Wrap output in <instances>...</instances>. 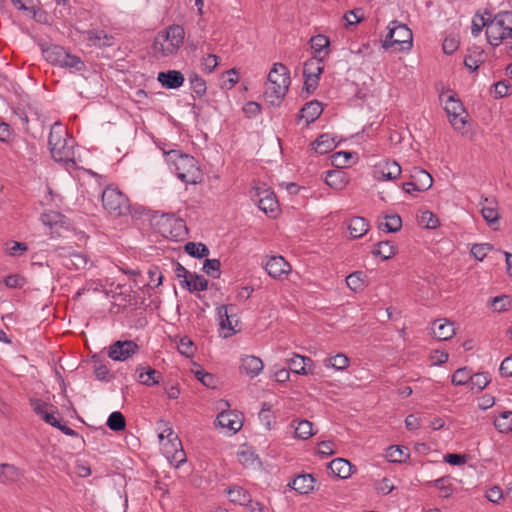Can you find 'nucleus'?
Wrapping results in <instances>:
<instances>
[{
    "instance_id": "nucleus-59",
    "label": "nucleus",
    "mask_w": 512,
    "mask_h": 512,
    "mask_svg": "<svg viewBox=\"0 0 512 512\" xmlns=\"http://www.w3.org/2000/svg\"><path fill=\"white\" fill-rule=\"evenodd\" d=\"M61 67L75 69L76 71H81L85 65L81 59L75 55H71L67 52V57L63 61Z\"/></svg>"
},
{
    "instance_id": "nucleus-50",
    "label": "nucleus",
    "mask_w": 512,
    "mask_h": 512,
    "mask_svg": "<svg viewBox=\"0 0 512 512\" xmlns=\"http://www.w3.org/2000/svg\"><path fill=\"white\" fill-rule=\"evenodd\" d=\"M471 371L467 368L457 369L452 375V383L456 386L465 385L470 383Z\"/></svg>"
},
{
    "instance_id": "nucleus-16",
    "label": "nucleus",
    "mask_w": 512,
    "mask_h": 512,
    "mask_svg": "<svg viewBox=\"0 0 512 512\" xmlns=\"http://www.w3.org/2000/svg\"><path fill=\"white\" fill-rule=\"evenodd\" d=\"M455 322H433L430 333L439 341H446L451 339L455 333Z\"/></svg>"
},
{
    "instance_id": "nucleus-12",
    "label": "nucleus",
    "mask_w": 512,
    "mask_h": 512,
    "mask_svg": "<svg viewBox=\"0 0 512 512\" xmlns=\"http://www.w3.org/2000/svg\"><path fill=\"white\" fill-rule=\"evenodd\" d=\"M257 196H259V199L255 201L257 202L259 209L270 217H275L279 204L274 193L269 189H264L262 193L257 192Z\"/></svg>"
},
{
    "instance_id": "nucleus-3",
    "label": "nucleus",
    "mask_w": 512,
    "mask_h": 512,
    "mask_svg": "<svg viewBox=\"0 0 512 512\" xmlns=\"http://www.w3.org/2000/svg\"><path fill=\"white\" fill-rule=\"evenodd\" d=\"M167 160L173 164L177 177L184 183L198 184L202 182V171L193 156L171 150L167 153Z\"/></svg>"
},
{
    "instance_id": "nucleus-29",
    "label": "nucleus",
    "mask_w": 512,
    "mask_h": 512,
    "mask_svg": "<svg viewBox=\"0 0 512 512\" xmlns=\"http://www.w3.org/2000/svg\"><path fill=\"white\" fill-rule=\"evenodd\" d=\"M325 183L335 190H341L346 186V175L340 170H329L325 176Z\"/></svg>"
},
{
    "instance_id": "nucleus-63",
    "label": "nucleus",
    "mask_w": 512,
    "mask_h": 512,
    "mask_svg": "<svg viewBox=\"0 0 512 512\" xmlns=\"http://www.w3.org/2000/svg\"><path fill=\"white\" fill-rule=\"evenodd\" d=\"M345 20L347 21L348 25H355L360 23L363 20V12L362 9L356 8L353 10L348 11L345 16Z\"/></svg>"
},
{
    "instance_id": "nucleus-5",
    "label": "nucleus",
    "mask_w": 512,
    "mask_h": 512,
    "mask_svg": "<svg viewBox=\"0 0 512 512\" xmlns=\"http://www.w3.org/2000/svg\"><path fill=\"white\" fill-rule=\"evenodd\" d=\"M102 206L111 216L122 217L130 213V201L117 187H106L101 196Z\"/></svg>"
},
{
    "instance_id": "nucleus-34",
    "label": "nucleus",
    "mask_w": 512,
    "mask_h": 512,
    "mask_svg": "<svg viewBox=\"0 0 512 512\" xmlns=\"http://www.w3.org/2000/svg\"><path fill=\"white\" fill-rule=\"evenodd\" d=\"M20 476L19 469L12 465L3 463L0 465V481L2 483H11L16 481Z\"/></svg>"
},
{
    "instance_id": "nucleus-53",
    "label": "nucleus",
    "mask_w": 512,
    "mask_h": 512,
    "mask_svg": "<svg viewBox=\"0 0 512 512\" xmlns=\"http://www.w3.org/2000/svg\"><path fill=\"white\" fill-rule=\"evenodd\" d=\"M419 223L427 229H435L439 226V219L427 210L421 213Z\"/></svg>"
},
{
    "instance_id": "nucleus-10",
    "label": "nucleus",
    "mask_w": 512,
    "mask_h": 512,
    "mask_svg": "<svg viewBox=\"0 0 512 512\" xmlns=\"http://www.w3.org/2000/svg\"><path fill=\"white\" fill-rule=\"evenodd\" d=\"M411 181L407 186H412L416 192L426 191L431 188L433 184L432 176L424 169L414 167L410 174Z\"/></svg>"
},
{
    "instance_id": "nucleus-11",
    "label": "nucleus",
    "mask_w": 512,
    "mask_h": 512,
    "mask_svg": "<svg viewBox=\"0 0 512 512\" xmlns=\"http://www.w3.org/2000/svg\"><path fill=\"white\" fill-rule=\"evenodd\" d=\"M265 270L272 278L280 279L290 272L291 266L282 256H272L267 260Z\"/></svg>"
},
{
    "instance_id": "nucleus-39",
    "label": "nucleus",
    "mask_w": 512,
    "mask_h": 512,
    "mask_svg": "<svg viewBox=\"0 0 512 512\" xmlns=\"http://www.w3.org/2000/svg\"><path fill=\"white\" fill-rule=\"evenodd\" d=\"M406 451L407 448L403 446L392 445L387 448L385 456L390 462L401 463L408 457V453Z\"/></svg>"
},
{
    "instance_id": "nucleus-28",
    "label": "nucleus",
    "mask_w": 512,
    "mask_h": 512,
    "mask_svg": "<svg viewBox=\"0 0 512 512\" xmlns=\"http://www.w3.org/2000/svg\"><path fill=\"white\" fill-rule=\"evenodd\" d=\"M308 363H312L311 358L301 356L299 354H294L293 357L287 359V364L289 366L290 371L296 374H308V371L306 369Z\"/></svg>"
},
{
    "instance_id": "nucleus-58",
    "label": "nucleus",
    "mask_w": 512,
    "mask_h": 512,
    "mask_svg": "<svg viewBox=\"0 0 512 512\" xmlns=\"http://www.w3.org/2000/svg\"><path fill=\"white\" fill-rule=\"evenodd\" d=\"M238 460L244 467H251L258 461V456L250 450H243L238 453Z\"/></svg>"
},
{
    "instance_id": "nucleus-26",
    "label": "nucleus",
    "mask_w": 512,
    "mask_h": 512,
    "mask_svg": "<svg viewBox=\"0 0 512 512\" xmlns=\"http://www.w3.org/2000/svg\"><path fill=\"white\" fill-rule=\"evenodd\" d=\"M169 338L171 341L178 343L177 349L180 354L187 358L193 357L196 352V346L188 336L180 337L176 335L169 336Z\"/></svg>"
},
{
    "instance_id": "nucleus-54",
    "label": "nucleus",
    "mask_w": 512,
    "mask_h": 512,
    "mask_svg": "<svg viewBox=\"0 0 512 512\" xmlns=\"http://www.w3.org/2000/svg\"><path fill=\"white\" fill-rule=\"evenodd\" d=\"M431 483L440 490L441 496L444 498L451 496L453 493L449 477H441Z\"/></svg>"
},
{
    "instance_id": "nucleus-49",
    "label": "nucleus",
    "mask_w": 512,
    "mask_h": 512,
    "mask_svg": "<svg viewBox=\"0 0 512 512\" xmlns=\"http://www.w3.org/2000/svg\"><path fill=\"white\" fill-rule=\"evenodd\" d=\"M497 24H501L507 35L512 38V11H503L495 15Z\"/></svg>"
},
{
    "instance_id": "nucleus-7",
    "label": "nucleus",
    "mask_w": 512,
    "mask_h": 512,
    "mask_svg": "<svg viewBox=\"0 0 512 512\" xmlns=\"http://www.w3.org/2000/svg\"><path fill=\"white\" fill-rule=\"evenodd\" d=\"M290 85V76L279 79L277 83H266L264 90V97L266 101L272 106H279Z\"/></svg>"
},
{
    "instance_id": "nucleus-8",
    "label": "nucleus",
    "mask_w": 512,
    "mask_h": 512,
    "mask_svg": "<svg viewBox=\"0 0 512 512\" xmlns=\"http://www.w3.org/2000/svg\"><path fill=\"white\" fill-rule=\"evenodd\" d=\"M401 174V166L392 160H382L373 167V177L376 180H394Z\"/></svg>"
},
{
    "instance_id": "nucleus-24",
    "label": "nucleus",
    "mask_w": 512,
    "mask_h": 512,
    "mask_svg": "<svg viewBox=\"0 0 512 512\" xmlns=\"http://www.w3.org/2000/svg\"><path fill=\"white\" fill-rule=\"evenodd\" d=\"M310 45L315 52V56L325 58L329 55L330 39L327 36L318 34L311 37Z\"/></svg>"
},
{
    "instance_id": "nucleus-36",
    "label": "nucleus",
    "mask_w": 512,
    "mask_h": 512,
    "mask_svg": "<svg viewBox=\"0 0 512 512\" xmlns=\"http://www.w3.org/2000/svg\"><path fill=\"white\" fill-rule=\"evenodd\" d=\"M374 255L380 256L383 260H387L395 255L396 247L391 241H380L372 251Z\"/></svg>"
},
{
    "instance_id": "nucleus-18",
    "label": "nucleus",
    "mask_w": 512,
    "mask_h": 512,
    "mask_svg": "<svg viewBox=\"0 0 512 512\" xmlns=\"http://www.w3.org/2000/svg\"><path fill=\"white\" fill-rule=\"evenodd\" d=\"M216 422L222 428H227L233 433L239 431L242 427V422L238 416L230 411H223L218 414Z\"/></svg>"
},
{
    "instance_id": "nucleus-15",
    "label": "nucleus",
    "mask_w": 512,
    "mask_h": 512,
    "mask_svg": "<svg viewBox=\"0 0 512 512\" xmlns=\"http://www.w3.org/2000/svg\"><path fill=\"white\" fill-rule=\"evenodd\" d=\"M486 36L492 46H498L503 40L510 38L501 24H497L495 17L487 25Z\"/></svg>"
},
{
    "instance_id": "nucleus-23",
    "label": "nucleus",
    "mask_w": 512,
    "mask_h": 512,
    "mask_svg": "<svg viewBox=\"0 0 512 512\" xmlns=\"http://www.w3.org/2000/svg\"><path fill=\"white\" fill-rule=\"evenodd\" d=\"M53 16L63 22H70L73 18V7L69 0H54Z\"/></svg>"
},
{
    "instance_id": "nucleus-30",
    "label": "nucleus",
    "mask_w": 512,
    "mask_h": 512,
    "mask_svg": "<svg viewBox=\"0 0 512 512\" xmlns=\"http://www.w3.org/2000/svg\"><path fill=\"white\" fill-rule=\"evenodd\" d=\"M402 219L398 214L384 216V220L378 221V228L382 231L394 233L401 229Z\"/></svg>"
},
{
    "instance_id": "nucleus-33",
    "label": "nucleus",
    "mask_w": 512,
    "mask_h": 512,
    "mask_svg": "<svg viewBox=\"0 0 512 512\" xmlns=\"http://www.w3.org/2000/svg\"><path fill=\"white\" fill-rule=\"evenodd\" d=\"M184 250L191 257L199 259L207 257L210 253L208 247L201 242H187L184 246Z\"/></svg>"
},
{
    "instance_id": "nucleus-19",
    "label": "nucleus",
    "mask_w": 512,
    "mask_h": 512,
    "mask_svg": "<svg viewBox=\"0 0 512 512\" xmlns=\"http://www.w3.org/2000/svg\"><path fill=\"white\" fill-rule=\"evenodd\" d=\"M180 286L189 292H200L208 288V280L196 273H192L188 280H181Z\"/></svg>"
},
{
    "instance_id": "nucleus-6",
    "label": "nucleus",
    "mask_w": 512,
    "mask_h": 512,
    "mask_svg": "<svg viewBox=\"0 0 512 512\" xmlns=\"http://www.w3.org/2000/svg\"><path fill=\"white\" fill-rule=\"evenodd\" d=\"M388 30V34L382 41V47L384 49L394 47L398 51H404L411 48L413 35L407 25L393 20L388 25Z\"/></svg>"
},
{
    "instance_id": "nucleus-41",
    "label": "nucleus",
    "mask_w": 512,
    "mask_h": 512,
    "mask_svg": "<svg viewBox=\"0 0 512 512\" xmlns=\"http://www.w3.org/2000/svg\"><path fill=\"white\" fill-rule=\"evenodd\" d=\"M445 111L448 116H456L465 112L462 102L453 95L448 96L445 102Z\"/></svg>"
},
{
    "instance_id": "nucleus-64",
    "label": "nucleus",
    "mask_w": 512,
    "mask_h": 512,
    "mask_svg": "<svg viewBox=\"0 0 512 512\" xmlns=\"http://www.w3.org/2000/svg\"><path fill=\"white\" fill-rule=\"evenodd\" d=\"M499 373L502 377H512V355L502 361Z\"/></svg>"
},
{
    "instance_id": "nucleus-55",
    "label": "nucleus",
    "mask_w": 512,
    "mask_h": 512,
    "mask_svg": "<svg viewBox=\"0 0 512 512\" xmlns=\"http://www.w3.org/2000/svg\"><path fill=\"white\" fill-rule=\"evenodd\" d=\"M202 71L205 73H212L218 66V56L215 54H208L201 59Z\"/></svg>"
},
{
    "instance_id": "nucleus-57",
    "label": "nucleus",
    "mask_w": 512,
    "mask_h": 512,
    "mask_svg": "<svg viewBox=\"0 0 512 512\" xmlns=\"http://www.w3.org/2000/svg\"><path fill=\"white\" fill-rule=\"evenodd\" d=\"M195 377L206 387L215 388L216 379L211 373L205 372L202 369L194 371Z\"/></svg>"
},
{
    "instance_id": "nucleus-42",
    "label": "nucleus",
    "mask_w": 512,
    "mask_h": 512,
    "mask_svg": "<svg viewBox=\"0 0 512 512\" xmlns=\"http://www.w3.org/2000/svg\"><path fill=\"white\" fill-rule=\"evenodd\" d=\"M106 424L111 430L118 432L125 429L126 420L121 412L115 411L110 414Z\"/></svg>"
},
{
    "instance_id": "nucleus-32",
    "label": "nucleus",
    "mask_w": 512,
    "mask_h": 512,
    "mask_svg": "<svg viewBox=\"0 0 512 512\" xmlns=\"http://www.w3.org/2000/svg\"><path fill=\"white\" fill-rule=\"evenodd\" d=\"M494 426L500 433H509L512 430V411H503L494 417Z\"/></svg>"
},
{
    "instance_id": "nucleus-46",
    "label": "nucleus",
    "mask_w": 512,
    "mask_h": 512,
    "mask_svg": "<svg viewBox=\"0 0 512 512\" xmlns=\"http://www.w3.org/2000/svg\"><path fill=\"white\" fill-rule=\"evenodd\" d=\"M312 426V422L308 420H300L295 427V436L303 440L310 438L314 434Z\"/></svg>"
},
{
    "instance_id": "nucleus-20",
    "label": "nucleus",
    "mask_w": 512,
    "mask_h": 512,
    "mask_svg": "<svg viewBox=\"0 0 512 512\" xmlns=\"http://www.w3.org/2000/svg\"><path fill=\"white\" fill-rule=\"evenodd\" d=\"M328 467L340 479H346L352 474V465L344 458H335L329 463Z\"/></svg>"
},
{
    "instance_id": "nucleus-40",
    "label": "nucleus",
    "mask_w": 512,
    "mask_h": 512,
    "mask_svg": "<svg viewBox=\"0 0 512 512\" xmlns=\"http://www.w3.org/2000/svg\"><path fill=\"white\" fill-rule=\"evenodd\" d=\"M483 62L484 52L478 49L468 54L464 59V65L470 71H476Z\"/></svg>"
},
{
    "instance_id": "nucleus-44",
    "label": "nucleus",
    "mask_w": 512,
    "mask_h": 512,
    "mask_svg": "<svg viewBox=\"0 0 512 512\" xmlns=\"http://www.w3.org/2000/svg\"><path fill=\"white\" fill-rule=\"evenodd\" d=\"M364 277L365 275L361 271L353 272L346 277V284L355 292L362 290L364 287Z\"/></svg>"
},
{
    "instance_id": "nucleus-14",
    "label": "nucleus",
    "mask_w": 512,
    "mask_h": 512,
    "mask_svg": "<svg viewBox=\"0 0 512 512\" xmlns=\"http://www.w3.org/2000/svg\"><path fill=\"white\" fill-rule=\"evenodd\" d=\"M157 80L167 89H177L184 83V75L178 70H169L167 72H159Z\"/></svg>"
},
{
    "instance_id": "nucleus-27",
    "label": "nucleus",
    "mask_w": 512,
    "mask_h": 512,
    "mask_svg": "<svg viewBox=\"0 0 512 512\" xmlns=\"http://www.w3.org/2000/svg\"><path fill=\"white\" fill-rule=\"evenodd\" d=\"M324 57L314 56L304 63L303 76H321L324 71Z\"/></svg>"
},
{
    "instance_id": "nucleus-22",
    "label": "nucleus",
    "mask_w": 512,
    "mask_h": 512,
    "mask_svg": "<svg viewBox=\"0 0 512 512\" xmlns=\"http://www.w3.org/2000/svg\"><path fill=\"white\" fill-rule=\"evenodd\" d=\"M44 58L53 65L61 67L65 57H67V51L59 45H51L42 51Z\"/></svg>"
},
{
    "instance_id": "nucleus-1",
    "label": "nucleus",
    "mask_w": 512,
    "mask_h": 512,
    "mask_svg": "<svg viewBox=\"0 0 512 512\" xmlns=\"http://www.w3.org/2000/svg\"><path fill=\"white\" fill-rule=\"evenodd\" d=\"M113 283H109V280L106 279L105 283L102 281H88L86 284L80 288L75 295L73 296V300L77 301L83 295H92L98 292H103L106 297H111L114 300V303L118 306H126L127 304H135L136 296L133 292L132 285L126 284H117L114 288L112 287Z\"/></svg>"
},
{
    "instance_id": "nucleus-31",
    "label": "nucleus",
    "mask_w": 512,
    "mask_h": 512,
    "mask_svg": "<svg viewBox=\"0 0 512 512\" xmlns=\"http://www.w3.org/2000/svg\"><path fill=\"white\" fill-rule=\"evenodd\" d=\"M312 145L315 152L320 155L327 154L328 152L332 151L336 146L334 139L329 134L320 135L313 142Z\"/></svg>"
},
{
    "instance_id": "nucleus-51",
    "label": "nucleus",
    "mask_w": 512,
    "mask_h": 512,
    "mask_svg": "<svg viewBox=\"0 0 512 512\" xmlns=\"http://www.w3.org/2000/svg\"><path fill=\"white\" fill-rule=\"evenodd\" d=\"M221 262L219 259H206L203 264V271L213 277L218 278L220 276Z\"/></svg>"
},
{
    "instance_id": "nucleus-45",
    "label": "nucleus",
    "mask_w": 512,
    "mask_h": 512,
    "mask_svg": "<svg viewBox=\"0 0 512 512\" xmlns=\"http://www.w3.org/2000/svg\"><path fill=\"white\" fill-rule=\"evenodd\" d=\"M35 21L43 24H52L51 16L42 8L35 6L28 7L25 10Z\"/></svg>"
},
{
    "instance_id": "nucleus-56",
    "label": "nucleus",
    "mask_w": 512,
    "mask_h": 512,
    "mask_svg": "<svg viewBox=\"0 0 512 512\" xmlns=\"http://www.w3.org/2000/svg\"><path fill=\"white\" fill-rule=\"evenodd\" d=\"M352 158V153L347 151H339L332 155V164L335 167L341 168L346 167Z\"/></svg>"
},
{
    "instance_id": "nucleus-17",
    "label": "nucleus",
    "mask_w": 512,
    "mask_h": 512,
    "mask_svg": "<svg viewBox=\"0 0 512 512\" xmlns=\"http://www.w3.org/2000/svg\"><path fill=\"white\" fill-rule=\"evenodd\" d=\"M323 112L322 103L317 100H312L304 105L300 110L299 118L305 119L307 125L314 122L320 117Z\"/></svg>"
},
{
    "instance_id": "nucleus-47",
    "label": "nucleus",
    "mask_w": 512,
    "mask_h": 512,
    "mask_svg": "<svg viewBox=\"0 0 512 512\" xmlns=\"http://www.w3.org/2000/svg\"><path fill=\"white\" fill-rule=\"evenodd\" d=\"M489 382L490 377L488 373H476L471 376L469 386L471 389L476 388L478 391H481L488 385Z\"/></svg>"
},
{
    "instance_id": "nucleus-62",
    "label": "nucleus",
    "mask_w": 512,
    "mask_h": 512,
    "mask_svg": "<svg viewBox=\"0 0 512 512\" xmlns=\"http://www.w3.org/2000/svg\"><path fill=\"white\" fill-rule=\"evenodd\" d=\"M481 213H482V216L485 219V221H487L490 225L497 223L499 220V213L495 206L494 207L484 206L481 209Z\"/></svg>"
},
{
    "instance_id": "nucleus-9",
    "label": "nucleus",
    "mask_w": 512,
    "mask_h": 512,
    "mask_svg": "<svg viewBox=\"0 0 512 512\" xmlns=\"http://www.w3.org/2000/svg\"><path fill=\"white\" fill-rule=\"evenodd\" d=\"M139 346L131 340H118L109 347L108 356L116 361H125L135 354Z\"/></svg>"
},
{
    "instance_id": "nucleus-21",
    "label": "nucleus",
    "mask_w": 512,
    "mask_h": 512,
    "mask_svg": "<svg viewBox=\"0 0 512 512\" xmlns=\"http://www.w3.org/2000/svg\"><path fill=\"white\" fill-rule=\"evenodd\" d=\"M315 479L311 474H301L293 479L289 486L300 494H307L314 488Z\"/></svg>"
},
{
    "instance_id": "nucleus-4",
    "label": "nucleus",
    "mask_w": 512,
    "mask_h": 512,
    "mask_svg": "<svg viewBox=\"0 0 512 512\" xmlns=\"http://www.w3.org/2000/svg\"><path fill=\"white\" fill-rule=\"evenodd\" d=\"M185 30L180 25H170L157 33L153 41V50L157 56L168 57L178 52L184 43Z\"/></svg>"
},
{
    "instance_id": "nucleus-37",
    "label": "nucleus",
    "mask_w": 512,
    "mask_h": 512,
    "mask_svg": "<svg viewBox=\"0 0 512 512\" xmlns=\"http://www.w3.org/2000/svg\"><path fill=\"white\" fill-rule=\"evenodd\" d=\"M227 493L230 496L231 502L233 503L243 505L247 502H250V494L240 486L228 488Z\"/></svg>"
},
{
    "instance_id": "nucleus-38",
    "label": "nucleus",
    "mask_w": 512,
    "mask_h": 512,
    "mask_svg": "<svg viewBox=\"0 0 512 512\" xmlns=\"http://www.w3.org/2000/svg\"><path fill=\"white\" fill-rule=\"evenodd\" d=\"M189 83L191 90L196 94V96L200 98L205 96L207 86L206 81L201 76L197 73H191L189 75Z\"/></svg>"
},
{
    "instance_id": "nucleus-61",
    "label": "nucleus",
    "mask_w": 512,
    "mask_h": 512,
    "mask_svg": "<svg viewBox=\"0 0 512 512\" xmlns=\"http://www.w3.org/2000/svg\"><path fill=\"white\" fill-rule=\"evenodd\" d=\"M490 250H492V245L488 243L474 244L471 248V254L475 259L482 261Z\"/></svg>"
},
{
    "instance_id": "nucleus-2",
    "label": "nucleus",
    "mask_w": 512,
    "mask_h": 512,
    "mask_svg": "<svg viewBox=\"0 0 512 512\" xmlns=\"http://www.w3.org/2000/svg\"><path fill=\"white\" fill-rule=\"evenodd\" d=\"M74 144V139L68 137V131L61 123L56 122L52 125L48 145L55 161L75 164Z\"/></svg>"
},
{
    "instance_id": "nucleus-52",
    "label": "nucleus",
    "mask_w": 512,
    "mask_h": 512,
    "mask_svg": "<svg viewBox=\"0 0 512 512\" xmlns=\"http://www.w3.org/2000/svg\"><path fill=\"white\" fill-rule=\"evenodd\" d=\"M348 358L344 354H337L325 360V366L333 367L336 370L345 369L348 366Z\"/></svg>"
},
{
    "instance_id": "nucleus-35",
    "label": "nucleus",
    "mask_w": 512,
    "mask_h": 512,
    "mask_svg": "<svg viewBox=\"0 0 512 512\" xmlns=\"http://www.w3.org/2000/svg\"><path fill=\"white\" fill-rule=\"evenodd\" d=\"M141 370L139 373V382L146 386H154L159 384L161 373L155 369L148 368L146 372H143V368H137V372Z\"/></svg>"
},
{
    "instance_id": "nucleus-25",
    "label": "nucleus",
    "mask_w": 512,
    "mask_h": 512,
    "mask_svg": "<svg viewBox=\"0 0 512 512\" xmlns=\"http://www.w3.org/2000/svg\"><path fill=\"white\" fill-rule=\"evenodd\" d=\"M348 230L351 238L357 239L364 236L369 230V224L363 217H353L348 224Z\"/></svg>"
},
{
    "instance_id": "nucleus-43",
    "label": "nucleus",
    "mask_w": 512,
    "mask_h": 512,
    "mask_svg": "<svg viewBox=\"0 0 512 512\" xmlns=\"http://www.w3.org/2000/svg\"><path fill=\"white\" fill-rule=\"evenodd\" d=\"M290 76L288 68L282 63H275L270 70L266 83H277L281 78Z\"/></svg>"
},
{
    "instance_id": "nucleus-48",
    "label": "nucleus",
    "mask_w": 512,
    "mask_h": 512,
    "mask_svg": "<svg viewBox=\"0 0 512 512\" xmlns=\"http://www.w3.org/2000/svg\"><path fill=\"white\" fill-rule=\"evenodd\" d=\"M148 278L149 281L147 283H144L143 286H148L152 289L157 288L162 284L163 281V275L157 266H152L148 270Z\"/></svg>"
},
{
    "instance_id": "nucleus-13",
    "label": "nucleus",
    "mask_w": 512,
    "mask_h": 512,
    "mask_svg": "<svg viewBox=\"0 0 512 512\" xmlns=\"http://www.w3.org/2000/svg\"><path fill=\"white\" fill-rule=\"evenodd\" d=\"M264 368L263 361L254 355H246L241 358L239 370L250 378L258 376Z\"/></svg>"
},
{
    "instance_id": "nucleus-60",
    "label": "nucleus",
    "mask_w": 512,
    "mask_h": 512,
    "mask_svg": "<svg viewBox=\"0 0 512 512\" xmlns=\"http://www.w3.org/2000/svg\"><path fill=\"white\" fill-rule=\"evenodd\" d=\"M511 304L510 296L508 295H501L497 296L492 300L491 306L494 311H505L508 309V307Z\"/></svg>"
}]
</instances>
